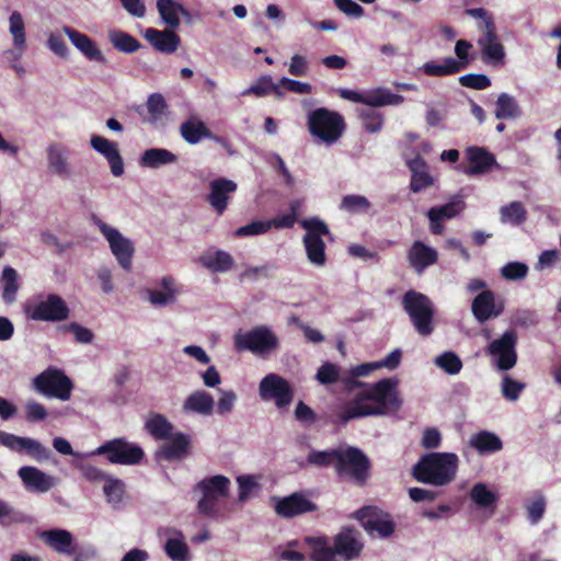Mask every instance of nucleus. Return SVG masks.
Segmentation results:
<instances>
[{"mask_svg":"<svg viewBox=\"0 0 561 561\" xmlns=\"http://www.w3.org/2000/svg\"><path fill=\"white\" fill-rule=\"evenodd\" d=\"M360 388L354 398L332 414V423L346 425L350 421L367 416L397 414L403 404L397 377L382 378L374 383L355 381Z\"/></svg>","mask_w":561,"mask_h":561,"instance_id":"nucleus-1","label":"nucleus"},{"mask_svg":"<svg viewBox=\"0 0 561 561\" xmlns=\"http://www.w3.org/2000/svg\"><path fill=\"white\" fill-rule=\"evenodd\" d=\"M458 457L454 453L423 455L412 468L413 478L421 483L444 486L451 483L457 473Z\"/></svg>","mask_w":561,"mask_h":561,"instance_id":"nucleus-2","label":"nucleus"},{"mask_svg":"<svg viewBox=\"0 0 561 561\" xmlns=\"http://www.w3.org/2000/svg\"><path fill=\"white\" fill-rule=\"evenodd\" d=\"M307 127L311 136L327 145H333L344 134L346 123L339 112L318 107L308 114Z\"/></svg>","mask_w":561,"mask_h":561,"instance_id":"nucleus-3","label":"nucleus"},{"mask_svg":"<svg viewBox=\"0 0 561 561\" xmlns=\"http://www.w3.org/2000/svg\"><path fill=\"white\" fill-rule=\"evenodd\" d=\"M335 473L357 486H365L371 476V461L358 447L346 446L341 448Z\"/></svg>","mask_w":561,"mask_h":561,"instance_id":"nucleus-4","label":"nucleus"},{"mask_svg":"<svg viewBox=\"0 0 561 561\" xmlns=\"http://www.w3.org/2000/svg\"><path fill=\"white\" fill-rule=\"evenodd\" d=\"M402 307L415 331L422 336H428L434 331V308L431 299L413 289L402 297Z\"/></svg>","mask_w":561,"mask_h":561,"instance_id":"nucleus-5","label":"nucleus"},{"mask_svg":"<svg viewBox=\"0 0 561 561\" xmlns=\"http://www.w3.org/2000/svg\"><path fill=\"white\" fill-rule=\"evenodd\" d=\"M92 456H105L113 465L134 466L142 461L144 449L124 437L106 440L91 453Z\"/></svg>","mask_w":561,"mask_h":561,"instance_id":"nucleus-6","label":"nucleus"},{"mask_svg":"<svg viewBox=\"0 0 561 561\" xmlns=\"http://www.w3.org/2000/svg\"><path fill=\"white\" fill-rule=\"evenodd\" d=\"M471 48L472 44L469 41L458 39L455 45L457 59L454 57H446L440 65L434 61H428L421 67V70L430 77H446L459 73L474 59V56H470L469 54Z\"/></svg>","mask_w":561,"mask_h":561,"instance_id":"nucleus-7","label":"nucleus"},{"mask_svg":"<svg viewBox=\"0 0 561 561\" xmlns=\"http://www.w3.org/2000/svg\"><path fill=\"white\" fill-rule=\"evenodd\" d=\"M35 389L48 398L67 401L73 389L72 380L58 368L49 367L34 378Z\"/></svg>","mask_w":561,"mask_h":561,"instance_id":"nucleus-8","label":"nucleus"},{"mask_svg":"<svg viewBox=\"0 0 561 561\" xmlns=\"http://www.w3.org/2000/svg\"><path fill=\"white\" fill-rule=\"evenodd\" d=\"M259 394L262 400L274 401L277 409L283 410L293 402L294 389L288 380L270 373L260 381Z\"/></svg>","mask_w":561,"mask_h":561,"instance_id":"nucleus-9","label":"nucleus"},{"mask_svg":"<svg viewBox=\"0 0 561 561\" xmlns=\"http://www.w3.org/2000/svg\"><path fill=\"white\" fill-rule=\"evenodd\" d=\"M277 344V336L266 327L254 328L234 339L237 350H247L254 354H267L276 348Z\"/></svg>","mask_w":561,"mask_h":561,"instance_id":"nucleus-10","label":"nucleus"},{"mask_svg":"<svg viewBox=\"0 0 561 561\" xmlns=\"http://www.w3.org/2000/svg\"><path fill=\"white\" fill-rule=\"evenodd\" d=\"M69 312L66 301L56 294H49L46 299L27 308L28 317L35 321H64L68 319Z\"/></svg>","mask_w":561,"mask_h":561,"instance_id":"nucleus-11","label":"nucleus"},{"mask_svg":"<svg viewBox=\"0 0 561 561\" xmlns=\"http://www.w3.org/2000/svg\"><path fill=\"white\" fill-rule=\"evenodd\" d=\"M358 518L368 533H377L381 538L391 537L396 530V524L390 514L376 506H366L359 510Z\"/></svg>","mask_w":561,"mask_h":561,"instance_id":"nucleus-12","label":"nucleus"},{"mask_svg":"<svg viewBox=\"0 0 561 561\" xmlns=\"http://www.w3.org/2000/svg\"><path fill=\"white\" fill-rule=\"evenodd\" d=\"M517 335L513 330L506 331L500 339L494 340L488 346L490 355L497 357V367L501 370H510L516 365Z\"/></svg>","mask_w":561,"mask_h":561,"instance_id":"nucleus-13","label":"nucleus"},{"mask_svg":"<svg viewBox=\"0 0 561 561\" xmlns=\"http://www.w3.org/2000/svg\"><path fill=\"white\" fill-rule=\"evenodd\" d=\"M273 501L275 502L274 511L276 515L283 518H294L318 510L317 504L307 499L301 492H294L284 497H273Z\"/></svg>","mask_w":561,"mask_h":561,"instance_id":"nucleus-14","label":"nucleus"},{"mask_svg":"<svg viewBox=\"0 0 561 561\" xmlns=\"http://www.w3.org/2000/svg\"><path fill=\"white\" fill-rule=\"evenodd\" d=\"M156 453L159 460L178 461L186 458L191 454L192 439L188 434L174 432L169 436Z\"/></svg>","mask_w":561,"mask_h":561,"instance_id":"nucleus-15","label":"nucleus"},{"mask_svg":"<svg viewBox=\"0 0 561 561\" xmlns=\"http://www.w3.org/2000/svg\"><path fill=\"white\" fill-rule=\"evenodd\" d=\"M237 191V183L226 178H218L209 183V193L206 201L216 211L217 215H222L229 204L231 195Z\"/></svg>","mask_w":561,"mask_h":561,"instance_id":"nucleus-16","label":"nucleus"},{"mask_svg":"<svg viewBox=\"0 0 561 561\" xmlns=\"http://www.w3.org/2000/svg\"><path fill=\"white\" fill-rule=\"evenodd\" d=\"M466 208V203L460 196H455L448 203L430 208L427 217L430 220L431 231L440 234L444 231L443 221L453 219Z\"/></svg>","mask_w":561,"mask_h":561,"instance_id":"nucleus-17","label":"nucleus"},{"mask_svg":"<svg viewBox=\"0 0 561 561\" xmlns=\"http://www.w3.org/2000/svg\"><path fill=\"white\" fill-rule=\"evenodd\" d=\"M503 310V304L495 301V294L490 289L479 293L471 305L472 314L480 323H484L491 318L499 317Z\"/></svg>","mask_w":561,"mask_h":561,"instance_id":"nucleus-18","label":"nucleus"},{"mask_svg":"<svg viewBox=\"0 0 561 561\" xmlns=\"http://www.w3.org/2000/svg\"><path fill=\"white\" fill-rule=\"evenodd\" d=\"M90 145L107 160L114 176H121L124 173V162L116 142L110 141L102 136L93 135L90 139Z\"/></svg>","mask_w":561,"mask_h":561,"instance_id":"nucleus-19","label":"nucleus"},{"mask_svg":"<svg viewBox=\"0 0 561 561\" xmlns=\"http://www.w3.org/2000/svg\"><path fill=\"white\" fill-rule=\"evenodd\" d=\"M465 152L469 162L468 168L465 170L468 175L484 174L497 164L494 154L483 147L471 146Z\"/></svg>","mask_w":561,"mask_h":561,"instance_id":"nucleus-20","label":"nucleus"},{"mask_svg":"<svg viewBox=\"0 0 561 561\" xmlns=\"http://www.w3.org/2000/svg\"><path fill=\"white\" fill-rule=\"evenodd\" d=\"M478 44L481 47L484 61L491 64L503 62L505 51L499 41L495 24H489V30L483 32V36L478 39Z\"/></svg>","mask_w":561,"mask_h":561,"instance_id":"nucleus-21","label":"nucleus"},{"mask_svg":"<svg viewBox=\"0 0 561 561\" xmlns=\"http://www.w3.org/2000/svg\"><path fill=\"white\" fill-rule=\"evenodd\" d=\"M64 33L69 37L70 42L80 50L85 58L92 61L106 64L107 59L96 46V44L85 34L70 27L64 26Z\"/></svg>","mask_w":561,"mask_h":561,"instance_id":"nucleus-22","label":"nucleus"},{"mask_svg":"<svg viewBox=\"0 0 561 561\" xmlns=\"http://www.w3.org/2000/svg\"><path fill=\"white\" fill-rule=\"evenodd\" d=\"M333 542L336 554L346 561L358 558L363 550V543L356 538L352 528H344L340 531Z\"/></svg>","mask_w":561,"mask_h":561,"instance_id":"nucleus-23","label":"nucleus"},{"mask_svg":"<svg viewBox=\"0 0 561 561\" xmlns=\"http://www.w3.org/2000/svg\"><path fill=\"white\" fill-rule=\"evenodd\" d=\"M145 38L156 50L164 54L176 51L181 43L180 36L172 30L160 31L149 27L145 32Z\"/></svg>","mask_w":561,"mask_h":561,"instance_id":"nucleus-24","label":"nucleus"},{"mask_svg":"<svg viewBox=\"0 0 561 561\" xmlns=\"http://www.w3.org/2000/svg\"><path fill=\"white\" fill-rule=\"evenodd\" d=\"M18 474L30 491L43 493L54 486V478L35 467H22L19 469Z\"/></svg>","mask_w":561,"mask_h":561,"instance_id":"nucleus-25","label":"nucleus"},{"mask_svg":"<svg viewBox=\"0 0 561 561\" xmlns=\"http://www.w3.org/2000/svg\"><path fill=\"white\" fill-rule=\"evenodd\" d=\"M408 167L411 172L410 190L413 193H419L434 184L428 165L422 157L416 156L411 159L408 162Z\"/></svg>","mask_w":561,"mask_h":561,"instance_id":"nucleus-26","label":"nucleus"},{"mask_svg":"<svg viewBox=\"0 0 561 561\" xmlns=\"http://www.w3.org/2000/svg\"><path fill=\"white\" fill-rule=\"evenodd\" d=\"M469 445L480 455L493 454L503 448L502 439L489 431H480L473 434L469 439Z\"/></svg>","mask_w":561,"mask_h":561,"instance_id":"nucleus-27","label":"nucleus"},{"mask_svg":"<svg viewBox=\"0 0 561 561\" xmlns=\"http://www.w3.org/2000/svg\"><path fill=\"white\" fill-rule=\"evenodd\" d=\"M45 542L55 551L64 554H73V537L68 530L51 529L43 534Z\"/></svg>","mask_w":561,"mask_h":561,"instance_id":"nucleus-28","label":"nucleus"},{"mask_svg":"<svg viewBox=\"0 0 561 561\" xmlns=\"http://www.w3.org/2000/svg\"><path fill=\"white\" fill-rule=\"evenodd\" d=\"M214 398L206 391H194L183 403L185 412H194L202 415H209L214 410Z\"/></svg>","mask_w":561,"mask_h":561,"instance_id":"nucleus-29","label":"nucleus"},{"mask_svg":"<svg viewBox=\"0 0 561 561\" xmlns=\"http://www.w3.org/2000/svg\"><path fill=\"white\" fill-rule=\"evenodd\" d=\"M178 156L164 148H150L144 151L140 157V165L150 169H158L165 164L175 163Z\"/></svg>","mask_w":561,"mask_h":561,"instance_id":"nucleus-30","label":"nucleus"},{"mask_svg":"<svg viewBox=\"0 0 561 561\" xmlns=\"http://www.w3.org/2000/svg\"><path fill=\"white\" fill-rule=\"evenodd\" d=\"M48 168L54 173L62 179L70 178V169L66 151L57 146L51 145L47 149Z\"/></svg>","mask_w":561,"mask_h":561,"instance_id":"nucleus-31","label":"nucleus"},{"mask_svg":"<svg viewBox=\"0 0 561 561\" xmlns=\"http://www.w3.org/2000/svg\"><path fill=\"white\" fill-rule=\"evenodd\" d=\"M494 115L497 119H516L522 115V108L513 95L501 93L495 102Z\"/></svg>","mask_w":561,"mask_h":561,"instance_id":"nucleus-32","label":"nucleus"},{"mask_svg":"<svg viewBox=\"0 0 561 561\" xmlns=\"http://www.w3.org/2000/svg\"><path fill=\"white\" fill-rule=\"evenodd\" d=\"M163 291L149 290V300L154 306H168L176 300L178 289L172 276H164L160 282Z\"/></svg>","mask_w":561,"mask_h":561,"instance_id":"nucleus-33","label":"nucleus"},{"mask_svg":"<svg viewBox=\"0 0 561 561\" xmlns=\"http://www.w3.org/2000/svg\"><path fill=\"white\" fill-rule=\"evenodd\" d=\"M363 104L371 107H380L386 105H399L403 103L404 98L401 94H394L390 91L378 88L364 94Z\"/></svg>","mask_w":561,"mask_h":561,"instance_id":"nucleus-34","label":"nucleus"},{"mask_svg":"<svg viewBox=\"0 0 561 561\" xmlns=\"http://www.w3.org/2000/svg\"><path fill=\"white\" fill-rule=\"evenodd\" d=\"M146 431L157 440H164L173 434V424L160 414L153 413L145 424Z\"/></svg>","mask_w":561,"mask_h":561,"instance_id":"nucleus-35","label":"nucleus"},{"mask_svg":"<svg viewBox=\"0 0 561 561\" xmlns=\"http://www.w3.org/2000/svg\"><path fill=\"white\" fill-rule=\"evenodd\" d=\"M198 262L213 273L227 272L233 265L232 256L225 251L204 254L199 256Z\"/></svg>","mask_w":561,"mask_h":561,"instance_id":"nucleus-36","label":"nucleus"},{"mask_svg":"<svg viewBox=\"0 0 561 561\" xmlns=\"http://www.w3.org/2000/svg\"><path fill=\"white\" fill-rule=\"evenodd\" d=\"M183 139L190 145L198 144L203 138L210 137V129L202 121L187 119L180 126Z\"/></svg>","mask_w":561,"mask_h":561,"instance_id":"nucleus-37","label":"nucleus"},{"mask_svg":"<svg viewBox=\"0 0 561 561\" xmlns=\"http://www.w3.org/2000/svg\"><path fill=\"white\" fill-rule=\"evenodd\" d=\"M108 41L116 50L125 54H133L141 47L136 37L121 30L110 31Z\"/></svg>","mask_w":561,"mask_h":561,"instance_id":"nucleus-38","label":"nucleus"},{"mask_svg":"<svg viewBox=\"0 0 561 561\" xmlns=\"http://www.w3.org/2000/svg\"><path fill=\"white\" fill-rule=\"evenodd\" d=\"M408 259L411 266L417 273H422L427 266L437 261V252L434 248H411Z\"/></svg>","mask_w":561,"mask_h":561,"instance_id":"nucleus-39","label":"nucleus"},{"mask_svg":"<svg viewBox=\"0 0 561 561\" xmlns=\"http://www.w3.org/2000/svg\"><path fill=\"white\" fill-rule=\"evenodd\" d=\"M527 219V210L522 202H511L500 208V220L503 224L519 226Z\"/></svg>","mask_w":561,"mask_h":561,"instance_id":"nucleus-40","label":"nucleus"},{"mask_svg":"<svg viewBox=\"0 0 561 561\" xmlns=\"http://www.w3.org/2000/svg\"><path fill=\"white\" fill-rule=\"evenodd\" d=\"M230 480L222 476L217 474L210 478H205L196 484V489L201 491L209 492L221 497H228L229 495Z\"/></svg>","mask_w":561,"mask_h":561,"instance_id":"nucleus-41","label":"nucleus"},{"mask_svg":"<svg viewBox=\"0 0 561 561\" xmlns=\"http://www.w3.org/2000/svg\"><path fill=\"white\" fill-rule=\"evenodd\" d=\"M2 299L7 305H11L16 300L19 290L18 273L11 266H5L1 277Z\"/></svg>","mask_w":561,"mask_h":561,"instance_id":"nucleus-42","label":"nucleus"},{"mask_svg":"<svg viewBox=\"0 0 561 561\" xmlns=\"http://www.w3.org/2000/svg\"><path fill=\"white\" fill-rule=\"evenodd\" d=\"M340 451L341 447L328 450H311L307 456V461L318 468L333 467L334 471H336Z\"/></svg>","mask_w":561,"mask_h":561,"instance_id":"nucleus-43","label":"nucleus"},{"mask_svg":"<svg viewBox=\"0 0 561 561\" xmlns=\"http://www.w3.org/2000/svg\"><path fill=\"white\" fill-rule=\"evenodd\" d=\"M307 542L312 547L310 559L312 561H336V551L334 546L329 547L325 537L307 538Z\"/></svg>","mask_w":561,"mask_h":561,"instance_id":"nucleus-44","label":"nucleus"},{"mask_svg":"<svg viewBox=\"0 0 561 561\" xmlns=\"http://www.w3.org/2000/svg\"><path fill=\"white\" fill-rule=\"evenodd\" d=\"M157 8L161 19L171 27L180 25L179 12L183 11L181 4L173 0H158Z\"/></svg>","mask_w":561,"mask_h":561,"instance_id":"nucleus-45","label":"nucleus"},{"mask_svg":"<svg viewBox=\"0 0 561 561\" xmlns=\"http://www.w3.org/2000/svg\"><path fill=\"white\" fill-rule=\"evenodd\" d=\"M272 92L278 95L282 94L279 87L273 82L272 77L264 75L261 76L254 84L244 90L241 95H255L257 98H262L268 95Z\"/></svg>","mask_w":561,"mask_h":561,"instance_id":"nucleus-46","label":"nucleus"},{"mask_svg":"<svg viewBox=\"0 0 561 561\" xmlns=\"http://www.w3.org/2000/svg\"><path fill=\"white\" fill-rule=\"evenodd\" d=\"M471 500L482 508L494 506L497 496L494 492L490 491L484 483H477L472 486L470 492Z\"/></svg>","mask_w":561,"mask_h":561,"instance_id":"nucleus-47","label":"nucleus"},{"mask_svg":"<svg viewBox=\"0 0 561 561\" xmlns=\"http://www.w3.org/2000/svg\"><path fill=\"white\" fill-rule=\"evenodd\" d=\"M301 227L309 233L320 238L327 237L328 241L333 243L335 239L332 237L328 225L318 217L304 219L300 222Z\"/></svg>","mask_w":561,"mask_h":561,"instance_id":"nucleus-48","label":"nucleus"},{"mask_svg":"<svg viewBox=\"0 0 561 561\" xmlns=\"http://www.w3.org/2000/svg\"><path fill=\"white\" fill-rule=\"evenodd\" d=\"M435 364L449 375L458 374L462 368V362L454 352H444L435 358Z\"/></svg>","mask_w":561,"mask_h":561,"instance_id":"nucleus-49","label":"nucleus"},{"mask_svg":"<svg viewBox=\"0 0 561 561\" xmlns=\"http://www.w3.org/2000/svg\"><path fill=\"white\" fill-rule=\"evenodd\" d=\"M9 22L13 45L26 46L25 25L21 13L18 11L12 12Z\"/></svg>","mask_w":561,"mask_h":561,"instance_id":"nucleus-50","label":"nucleus"},{"mask_svg":"<svg viewBox=\"0 0 561 561\" xmlns=\"http://www.w3.org/2000/svg\"><path fill=\"white\" fill-rule=\"evenodd\" d=\"M167 556L173 561H186L188 557V547L178 538H170L164 545Z\"/></svg>","mask_w":561,"mask_h":561,"instance_id":"nucleus-51","label":"nucleus"},{"mask_svg":"<svg viewBox=\"0 0 561 561\" xmlns=\"http://www.w3.org/2000/svg\"><path fill=\"white\" fill-rule=\"evenodd\" d=\"M369 208V201L362 195H345L341 202V209L351 214L367 211Z\"/></svg>","mask_w":561,"mask_h":561,"instance_id":"nucleus-52","label":"nucleus"},{"mask_svg":"<svg viewBox=\"0 0 561 561\" xmlns=\"http://www.w3.org/2000/svg\"><path fill=\"white\" fill-rule=\"evenodd\" d=\"M359 117L368 133H377L383 125V115L373 108L363 110Z\"/></svg>","mask_w":561,"mask_h":561,"instance_id":"nucleus-53","label":"nucleus"},{"mask_svg":"<svg viewBox=\"0 0 561 561\" xmlns=\"http://www.w3.org/2000/svg\"><path fill=\"white\" fill-rule=\"evenodd\" d=\"M340 378V368L337 365L327 362L322 364L316 375V379L321 385L335 383Z\"/></svg>","mask_w":561,"mask_h":561,"instance_id":"nucleus-54","label":"nucleus"},{"mask_svg":"<svg viewBox=\"0 0 561 561\" xmlns=\"http://www.w3.org/2000/svg\"><path fill=\"white\" fill-rule=\"evenodd\" d=\"M106 483L104 484L103 491L110 503H119L123 500L124 495V483L111 477L105 479Z\"/></svg>","mask_w":561,"mask_h":561,"instance_id":"nucleus-55","label":"nucleus"},{"mask_svg":"<svg viewBox=\"0 0 561 561\" xmlns=\"http://www.w3.org/2000/svg\"><path fill=\"white\" fill-rule=\"evenodd\" d=\"M459 83L462 87L473 90H484L491 85V80L483 73H467L459 77Z\"/></svg>","mask_w":561,"mask_h":561,"instance_id":"nucleus-56","label":"nucleus"},{"mask_svg":"<svg viewBox=\"0 0 561 561\" xmlns=\"http://www.w3.org/2000/svg\"><path fill=\"white\" fill-rule=\"evenodd\" d=\"M203 496L197 503V510L198 512L208 517H215L217 515L218 508V501L221 496L210 494L209 492L202 491Z\"/></svg>","mask_w":561,"mask_h":561,"instance_id":"nucleus-57","label":"nucleus"},{"mask_svg":"<svg viewBox=\"0 0 561 561\" xmlns=\"http://www.w3.org/2000/svg\"><path fill=\"white\" fill-rule=\"evenodd\" d=\"M23 451L38 461L46 460L50 456L48 448L43 446L38 440L28 437L24 439Z\"/></svg>","mask_w":561,"mask_h":561,"instance_id":"nucleus-58","label":"nucleus"},{"mask_svg":"<svg viewBox=\"0 0 561 561\" xmlns=\"http://www.w3.org/2000/svg\"><path fill=\"white\" fill-rule=\"evenodd\" d=\"M528 266L522 262H510L501 270V275L507 280H519L526 277Z\"/></svg>","mask_w":561,"mask_h":561,"instance_id":"nucleus-59","label":"nucleus"},{"mask_svg":"<svg viewBox=\"0 0 561 561\" xmlns=\"http://www.w3.org/2000/svg\"><path fill=\"white\" fill-rule=\"evenodd\" d=\"M168 105L162 94L152 93L147 101V108L151 115V122H157L164 114Z\"/></svg>","mask_w":561,"mask_h":561,"instance_id":"nucleus-60","label":"nucleus"},{"mask_svg":"<svg viewBox=\"0 0 561 561\" xmlns=\"http://www.w3.org/2000/svg\"><path fill=\"white\" fill-rule=\"evenodd\" d=\"M527 516L531 524H537L546 511V500L542 495L535 496L526 504Z\"/></svg>","mask_w":561,"mask_h":561,"instance_id":"nucleus-61","label":"nucleus"},{"mask_svg":"<svg viewBox=\"0 0 561 561\" xmlns=\"http://www.w3.org/2000/svg\"><path fill=\"white\" fill-rule=\"evenodd\" d=\"M525 383L514 380L508 375H505L502 380V393L504 398L510 401H516L520 392L524 390Z\"/></svg>","mask_w":561,"mask_h":561,"instance_id":"nucleus-62","label":"nucleus"},{"mask_svg":"<svg viewBox=\"0 0 561 561\" xmlns=\"http://www.w3.org/2000/svg\"><path fill=\"white\" fill-rule=\"evenodd\" d=\"M75 467L81 472L84 479L91 482L103 481L107 478L106 473L100 468L87 461H78Z\"/></svg>","mask_w":561,"mask_h":561,"instance_id":"nucleus-63","label":"nucleus"},{"mask_svg":"<svg viewBox=\"0 0 561 561\" xmlns=\"http://www.w3.org/2000/svg\"><path fill=\"white\" fill-rule=\"evenodd\" d=\"M64 330L72 332L75 335L76 342L80 343V344H89L94 339V334L90 329H88L77 322H71V323L64 325Z\"/></svg>","mask_w":561,"mask_h":561,"instance_id":"nucleus-64","label":"nucleus"}]
</instances>
